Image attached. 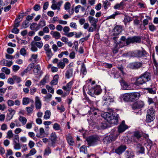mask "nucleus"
<instances>
[{
  "instance_id": "nucleus-46",
  "label": "nucleus",
  "mask_w": 158,
  "mask_h": 158,
  "mask_svg": "<svg viewBox=\"0 0 158 158\" xmlns=\"http://www.w3.org/2000/svg\"><path fill=\"white\" fill-rule=\"evenodd\" d=\"M30 99L28 98H24L23 99V105H26L28 104L29 102Z\"/></svg>"
},
{
  "instance_id": "nucleus-23",
  "label": "nucleus",
  "mask_w": 158,
  "mask_h": 158,
  "mask_svg": "<svg viewBox=\"0 0 158 158\" xmlns=\"http://www.w3.org/2000/svg\"><path fill=\"white\" fill-rule=\"evenodd\" d=\"M50 34L52 35V37L56 39H58L61 37L60 33L57 31H52L51 32Z\"/></svg>"
},
{
  "instance_id": "nucleus-49",
  "label": "nucleus",
  "mask_w": 158,
  "mask_h": 158,
  "mask_svg": "<svg viewBox=\"0 0 158 158\" xmlns=\"http://www.w3.org/2000/svg\"><path fill=\"white\" fill-rule=\"evenodd\" d=\"M20 21V18L19 17H18L15 19V27H19V23Z\"/></svg>"
},
{
  "instance_id": "nucleus-7",
  "label": "nucleus",
  "mask_w": 158,
  "mask_h": 158,
  "mask_svg": "<svg viewBox=\"0 0 158 158\" xmlns=\"http://www.w3.org/2000/svg\"><path fill=\"white\" fill-rule=\"evenodd\" d=\"M101 92L100 86L99 85H97L91 91H89L88 92V94L91 96L94 94H99Z\"/></svg>"
},
{
  "instance_id": "nucleus-15",
  "label": "nucleus",
  "mask_w": 158,
  "mask_h": 158,
  "mask_svg": "<svg viewBox=\"0 0 158 158\" xmlns=\"http://www.w3.org/2000/svg\"><path fill=\"white\" fill-rule=\"evenodd\" d=\"M127 128L128 127L125 124V121H123L118 127V131L119 133H121L125 131Z\"/></svg>"
},
{
  "instance_id": "nucleus-17",
  "label": "nucleus",
  "mask_w": 158,
  "mask_h": 158,
  "mask_svg": "<svg viewBox=\"0 0 158 158\" xmlns=\"http://www.w3.org/2000/svg\"><path fill=\"white\" fill-rule=\"evenodd\" d=\"M146 82L143 77L141 75L139 77L137 78L135 84L136 85H139L144 84Z\"/></svg>"
},
{
  "instance_id": "nucleus-11",
  "label": "nucleus",
  "mask_w": 158,
  "mask_h": 158,
  "mask_svg": "<svg viewBox=\"0 0 158 158\" xmlns=\"http://www.w3.org/2000/svg\"><path fill=\"white\" fill-rule=\"evenodd\" d=\"M88 20L91 24V25L94 27L95 29H96L97 26L96 23L98 21V19H95L92 16H89L88 17Z\"/></svg>"
},
{
  "instance_id": "nucleus-10",
  "label": "nucleus",
  "mask_w": 158,
  "mask_h": 158,
  "mask_svg": "<svg viewBox=\"0 0 158 158\" xmlns=\"http://www.w3.org/2000/svg\"><path fill=\"white\" fill-rule=\"evenodd\" d=\"M117 68L119 70V71L118 72H117L116 73H114L113 71L115 70V69H113V70L112 71L111 73L114 74V77L115 78H117L119 76H121V75H119L118 73H119V72H120V73H122V75H123L124 74V72H123V67L121 66H120L118 67H117Z\"/></svg>"
},
{
  "instance_id": "nucleus-19",
  "label": "nucleus",
  "mask_w": 158,
  "mask_h": 158,
  "mask_svg": "<svg viewBox=\"0 0 158 158\" xmlns=\"http://www.w3.org/2000/svg\"><path fill=\"white\" fill-rule=\"evenodd\" d=\"M122 88L124 90L130 89L129 85L123 80L122 79L120 81Z\"/></svg>"
},
{
  "instance_id": "nucleus-18",
  "label": "nucleus",
  "mask_w": 158,
  "mask_h": 158,
  "mask_svg": "<svg viewBox=\"0 0 158 158\" xmlns=\"http://www.w3.org/2000/svg\"><path fill=\"white\" fill-rule=\"evenodd\" d=\"M141 75L146 82L150 81L151 80L152 75L149 72L146 71L142 74Z\"/></svg>"
},
{
  "instance_id": "nucleus-60",
  "label": "nucleus",
  "mask_w": 158,
  "mask_h": 158,
  "mask_svg": "<svg viewBox=\"0 0 158 158\" xmlns=\"http://www.w3.org/2000/svg\"><path fill=\"white\" fill-rule=\"evenodd\" d=\"M46 88L48 90V92L52 94H53L54 92V89L48 85H47Z\"/></svg>"
},
{
  "instance_id": "nucleus-64",
  "label": "nucleus",
  "mask_w": 158,
  "mask_h": 158,
  "mask_svg": "<svg viewBox=\"0 0 158 158\" xmlns=\"http://www.w3.org/2000/svg\"><path fill=\"white\" fill-rule=\"evenodd\" d=\"M13 70L15 72L19 70L20 69V67L19 66L17 65H14L13 66L12 68Z\"/></svg>"
},
{
  "instance_id": "nucleus-40",
  "label": "nucleus",
  "mask_w": 158,
  "mask_h": 158,
  "mask_svg": "<svg viewBox=\"0 0 158 158\" xmlns=\"http://www.w3.org/2000/svg\"><path fill=\"white\" fill-rule=\"evenodd\" d=\"M73 75V70L71 69H69L66 72L65 76L67 78H69L70 77H71Z\"/></svg>"
},
{
  "instance_id": "nucleus-54",
  "label": "nucleus",
  "mask_w": 158,
  "mask_h": 158,
  "mask_svg": "<svg viewBox=\"0 0 158 158\" xmlns=\"http://www.w3.org/2000/svg\"><path fill=\"white\" fill-rule=\"evenodd\" d=\"M13 79L17 83L20 82L21 81L20 77L16 76H13Z\"/></svg>"
},
{
  "instance_id": "nucleus-53",
  "label": "nucleus",
  "mask_w": 158,
  "mask_h": 158,
  "mask_svg": "<svg viewBox=\"0 0 158 158\" xmlns=\"http://www.w3.org/2000/svg\"><path fill=\"white\" fill-rule=\"evenodd\" d=\"M63 30L64 33V35H66V34H67L70 31V28L68 26H65L63 28Z\"/></svg>"
},
{
  "instance_id": "nucleus-9",
  "label": "nucleus",
  "mask_w": 158,
  "mask_h": 158,
  "mask_svg": "<svg viewBox=\"0 0 158 158\" xmlns=\"http://www.w3.org/2000/svg\"><path fill=\"white\" fill-rule=\"evenodd\" d=\"M144 105L143 102L139 101L135 102L131 105L132 109L135 110L136 109H139L143 107Z\"/></svg>"
},
{
  "instance_id": "nucleus-2",
  "label": "nucleus",
  "mask_w": 158,
  "mask_h": 158,
  "mask_svg": "<svg viewBox=\"0 0 158 158\" xmlns=\"http://www.w3.org/2000/svg\"><path fill=\"white\" fill-rule=\"evenodd\" d=\"M100 138L97 135H91L87 137L86 140L88 145L90 146H94L98 144Z\"/></svg>"
},
{
  "instance_id": "nucleus-29",
  "label": "nucleus",
  "mask_w": 158,
  "mask_h": 158,
  "mask_svg": "<svg viewBox=\"0 0 158 158\" xmlns=\"http://www.w3.org/2000/svg\"><path fill=\"white\" fill-rule=\"evenodd\" d=\"M58 75L57 74L55 75L53 79L50 82L51 85H56L58 82Z\"/></svg>"
},
{
  "instance_id": "nucleus-45",
  "label": "nucleus",
  "mask_w": 158,
  "mask_h": 158,
  "mask_svg": "<svg viewBox=\"0 0 158 158\" xmlns=\"http://www.w3.org/2000/svg\"><path fill=\"white\" fill-rule=\"evenodd\" d=\"M34 106L33 105H32L30 107H27L26 108V110L27 111L28 113L31 114L32 113L33 111V108Z\"/></svg>"
},
{
  "instance_id": "nucleus-52",
  "label": "nucleus",
  "mask_w": 158,
  "mask_h": 158,
  "mask_svg": "<svg viewBox=\"0 0 158 158\" xmlns=\"http://www.w3.org/2000/svg\"><path fill=\"white\" fill-rule=\"evenodd\" d=\"M51 150L50 148L49 147H48L45 150L44 154L46 155H48L49 154L51 153Z\"/></svg>"
},
{
  "instance_id": "nucleus-48",
  "label": "nucleus",
  "mask_w": 158,
  "mask_h": 158,
  "mask_svg": "<svg viewBox=\"0 0 158 158\" xmlns=\"http://www.w3.org/2000/svg\"><path fill=\"white\" fill-rule=\"evenodd\" d=\"M7 136L6 137L9 139L12 138L13 136V134L12 131L11 130H10L8 131L7 133Z\"/></svg>"
},
{
  "instance_id": "nucleus-5",
  "label": "nucleus",
  "mask_w": 158,
  "mask_h": 158,
  "mask_svg": "<svg viewBox=\"0 0 158 158\" xmlns=\"http://www.w3.org/2000/svg\"><path fill=\"white\" fill-rule=\"evenodd\" d=\"M141 41L140 37L138 36H134L132 37H129L127 39L126 44L128 45L131 43L134 42L139 43Z\"/></svg>"
},
{
  "instance_id": "nucleus-21",
  "label": "nucleus",
  "mask_w": 158,
  "mask_h": 158,
  "mask_svg": "<svg viewBox=\"0 0 158 158\" xmlns=\"http://www.w3.org/2000/svg\"><path fill=\"white\" fill-rule=\"evenodd\" d=\"M35 105L36 109H40L41 107V103L39 98L36 96L35 98Z\"/></svg>"
},
{
  "instance_id": "nucleus-55",
  "label": "nucleus",
  "mask_w": 158,
  "mask_h": 158,
  "mask_svg": "<svg viewBox=\"0 0 158 158\" xmlns=\"http://www.w3.org/2000/svg\"><path fill=\"white\" fill-rule=\"evenodd\" d=\"M44 49L46 52L51 50V48H50L48 44H46L44 46Z\"/></svg>"
},
{
  "instance_id": "nucleus-42",
  "label": "nucleus",
  "mask_w": 158,
  "mask_h": 158,
  "mask_svg": "<svg viewBox=\"0 0 158 158\" xmlns=\"http://www.w3.org/2000/svg\"><path fill=\"white\" fill-rule=\"evenodd\" d=\"M14 147V149L15 150H19L21 148V146L19 142H17L16 141H15Z\"/></svg>"
},
{
  "instance_id": "nucleus-34",
  "label": "nucleus",
  "mask_w": 158,
  "mask_h": 158,
  "mask_svg": "<svg viewBox=\"0 0 158 158\" xmlns=\"http://www.w3.org/2000/svg\"><path fill=\"white\" fill-rule=\"evenodd\" d=\"M80 152L85 154H87V149L85 145H83L80 148Z\"/></svg>"
},
{
  "instance_id": "nucleus-27",
  "label": "nucleus",
  "mask_w": 158,
  "mask_h": 158,
  "mask_svg": "<svg viewBox=\"0 0 158 158\" xmlns=\"http://www.w3.org/2000/svg\"><path fill=\"white\" fill-rule=\"evenodd\" d=\"M57 136L55 133H52L50 135V139L52 141V145L53 146L56 140Z\"/></svg>"
},
{
  "instance_id": "nucleus-37",
  "label": "nucleus",
  "mask_w": 158,
  "mask_h": 158,
  "mask_svg": "<svg viewBox=\"0 0 158 158\" xmlns=\"http://www.w3.org/2000/svg\"><path fill=\"white\" fill-rule=\"evenodd\" d=\"M110 0H106V1H103V6L105 9H106L107 8L108 6L110 5V3L109 2Z\"/></svg>"
},
{
  "instance_id": "nucleus-61",
  "label": "nucleus",
  "mask_w": 158,
  "mask_h": 158,
  "mask_svg": "<svg viewBox=\"0 0 158 158\" xmlns=\"http://www.w3.org/2000/svg\"><path fill=\"white\" fill-rule=\"evenodd\" d=\"M7 103L9 106H11L14 105V102L12 100H9L7 101Z\"/></svg>"
},
{
  "instance_id": "nucleus-22",
  "label": "nucleus",
  "mask_w": 158,
  "mask_h": 158,
  "mask_svg": "<svg viewBox=\"0 0 158 158\" xmlns=\"http://www.w3.org/2000/svg\"><path fill=\"white\" fill-rule=\"evenodd\" d=\"M143 134L139 131H135L134 132L133 134V138L134 139L139 140L143 135Z\"/></svg>"
},
{
  "instance_id": "nucleus-25",
  "label": "nucleus",
  "mask_w": 158,
  "mask_h": 158,
  "mask_svg": "<svg viewBox=\"0 0 158 158\" xmlns=\"http://www.w3.org/2000/svg\"><path fill=\"white\" fill-rule=\"evenodd\" d=\"M104 101H106L105 104H110V103L113 102L114 101V99L112 98H111L110 97L108 96L106 97H104L103 98Z\"/></svg>"
},
{
  "instance_id": "nucleus-41",
  "label": "nucleus",
  "mask_w": 158,
  "mask_h": 158,
  "mask_svg": "<svg viewBox=\"0 0 158 158\" xmlns=\"http://www.w3.org/2000/svg\"><path fill=\"white\" fill-rule=\"evenodd\" d=\"M125 154L126 158H132L134 156L133 153L131 151H127Z\"/></svg>"
},
{
  "instance_id": "nucleus-1",
  "label": "nucleus",
  "mask_w": 158,
  "mask_h": 158,
  "mask_svg": "<svg viewBox=\"0 0 158 158\" xmlns=\"http://www.w3.org/2000/svg\"><path fill=\"white\" fill-rule=\"evenodd\" d=\"M105 118L111 124L117 125L118 123V114H113L112 112H106L104 114Z\"/></svg>"
},
{
  "instance_id": "nucleus-26",
  "label": "nucleus",
  "mask_w": 158,
  "mask_h": 158,
  "mask_svg": "<svg viewBox=\"0 0 158 158\" xmlns=\"http://www.w3.org/2000/svg\"><path fill=\"white\" fill-rule=\"evenodd\" d=\"M67 140L68 143L70 145L73 146L74 144V141L72 137L69 134L67 136Z\"/></svg>"
},
{
  "instance_id": "nucleus-12",
  "label": "nucleus",
  "mask_w": 158,
  "mask_h": 158,
  "mask_svg": "<svg viewBox=\"0 0 158 158\" xmlns=\"http://www.w3.org/2000/svg\"><path fill=\"white\" fill-rule=\"evenodd\" d=\"M130 101L133 102L138 100L140 96L139 93L137 92L130 93Z\"/></svg>"
},
{
  "instance_id": "nucleus-8",
  "label": "nucleus",
  "mask_w": 158,
  "mask_h": 158,
  "mask_svg": "<svg viewBox=\"0 0 158 158\" xmlns=\"http://www.w3.org/2000/svg\"><path fill=\"white\" fill-rule=\"evenodd\" d=\"M116 137H115L112 135H110L105 137L103 139L104 143L106 144H108L111 143L112 141L115 140L116 139Z\"/></svg>"
},
{
  "instance_id": "nucleus-32",
  "label": "nucleus",
  "mask_w": 158,
  "mask_h": 158,
  "mask_svg": "<svg viewBox=\"0 0 158 158\" xmlns=\"http://www.w3.org/2000/svg\"><path fill=\"white\" fill-rule=\"evenodd\" d=\"M122 98L123 100L125 101H130V93L124 94L123 95Z\"/></svg>"
},
{
  "instance_id": "nucleus-31",
  "label": "nucleus",
  "mask_w": 158,
  "mask_h": 158,
  "mask_svg": "<svg viewBox=\"0 0 158 158\" xmlns=\"http://www.w3.org/2000/svg\"><path fill=\"white\" fill-rule=\"evenodd\" d=\"M40 66L39 64H38L34 68L33 72L35 75H38L40 73Z\"/></svg>"
},
{
  "instance_id": "nucleus-13",
  "label": "nucleus",
  "mask_w": 158,
  "mask_h": 158,
  "mask_svg": "<svg viewBox=\"0 0 158 158\" xmlns=\"http://www.w3.org/2000/svg\"><path fill=\"white\" fill-rule=\"evenodd\" d=\"M134 54L133 56L135 57H141L146 56L147 53L144 50L140 51V50H137L133 52Z\"/></svg>"
},
{
  "instance_id": "nucleus-59",
  "label": "nucleus",
  "mask_w": 158,
  "mask_h": 158,
  "mask_svg": "<svg viewBox=\"0 0 158 158\" xmlns=\"http://www.w3.org/2000/svg\"><path fill=\"white\" fill-rule=\"evenodd\" d=\"M71 6V4L69 2L65 3L64 5V8L66 10L69 9Z\"/></svg>"
},
{
  "instance_id": "nucleus-39",
  "label": "nucleus",
  "mask_w": 158,
  "mask_h": 158,
  "mask_svg": "<svg viewBox=\"0 0 158 158\" xmlns=\"http://www.w3.org/2000/svg\"><path fill=\"white\" fill-rule=\"evenodd\" d=\"M131 21V19L129 16L127 15H125L123 22L125 25H127L128 23L130 22Z\"/></svg>"
},
{
  "instance_id": "nucleus-6",
  "label": "nucleus",
  "mask_w": 158,
  "mask_h": 158,
  "mask_svg": "<svg viewBox=\"0 0 158 158\" xmlns=\"http://www.w3.org/2000/svg\"><path fill=\"white\" fill-rule=\"evenodd\" d=\"M98 110L97 109H95L93 107H90V110L89 111V115L91 116L92 120H94L96 119V116L97 115V112H98Z\"/></svg>"
},
{
  "instance_id": "nucleus-16",
  "label": "nucleus",
  "mask_w": 158,
  "mask_h": 158,
  "mask_svg": "<svg viewBox=\"0 0 158 158\" xmlns=\"http://www.w3.org/2000/svg\"><path fill=\"white\" fill-rule=\"evenodd\" d=\"M122 31V27L120 26H116L114 28L113 31V35L117 36Z\"/></svg>"
},
{
  "instance_id": "nucleus-58",
  "label": "nucleus",
  "mask_w": 158,
  "mask_h": 158,
  "mask_svg": "<svg viewBox=\"0 0 158 158\" xmlns=\"http://www.w3.org/2000/svg\"><path fill=\"white\" fill-rule=\"evenodd\" d=\"M46 53L47 55V56L48 57L49 60L51 58L53 55V54L51 50L46 52Z\"/></svg>"
},
{
  "instance_id": "nucleus-35",
  "label": "nucleus",
  "mask_w": 158,
  "mask_h": 158,
  "mask_svg": "<svg viewBox=\"0 0 158 158\" xmlns=\"http://www.w3.org/2000/svg\"><path fill=\"white\" fill-rule=\"evenodd\" d=\"M19 120L23 125H25L27 121L26 118L25 117L22 116H19Z\"/></svg>"
},
{
  "instance_id": "nucleus-3",
  "label": "nucleus",
  "mask_w": 158,
  "mask_h": 158,
  "mask_svg": "<svg viewBox=\"0 0 158 158\" xmlns=\"http://www.w3.org/2000/svg\"><path fill=\"white\" fill-rule=\"evenodd\" d=\"M118 37L115 36L112 38L114 40V42L116 45V47H118V45H119L120 47L124 46L125 44V42L126 44L127 39L124 36H122L120 38V40L118 41L117 40Z\"/></svg>"
},
{
  "instance_id": "nucleus-38",
  "label": "nucleus",
  "mask_w": 158,
  "mask_h": 158,
  "mask_svg": "<svg viewBox=\"0 0 158 158\" xmlns=\"http://www.w3.org/2000/svg\"><path fill=\"white\" fill-rule=\"evenodd\" d=\"M51 112L50 110H46L45 112V115L44 116V118L45 119H49L51 116Z\"/></svg>"
},
{
  "instance_id": "nucleus-62",
  "label": "nucleus",
  "mask_w": 158,
  "mask_h": 158,
  "mask_svg": "<svg viewBox=\"0 0 158 158\" xmlns=\"http://www.w3.org/2000/svg\"><path fill=\"white\" fill-rule=\"evenodd\" d=\"M70 26L74 29H77V26L76 23L74 22H71L70 24Z\"/></svg>"
},
{
  "instance_id": "nucleus-56",
  "label": "nucleus",
  "mask_w": 158,
  "mask_h": 158,
  "mask_svg": "<svg viewBox=\"0 0 158 158\" xmlns=\"http://www.w3.org/2000/svg\"><path fill=\"white\" fill-rule=\"evenodd\" d=\"M53 128L56 130L58 131L60 129V127L59 124L57 123L54 124L53 126Z\"/></svg>"
},
{
  "instance_id": "nucleus-30",
  "label": "nucleus",
  "mask_w": 158,
  "mask_h": 158,
  "mask_svg": "<svg viewBox=\"0 0 158 158\" xmlns=\"http://www.w3.org/2000/svg\"><path fill=\"white\" fill-rule=\"evenodd\" d=\"M46 25V22L45 21L43 20H40V21L38 25L36 27V31L38 30L40 28H42L43 27L45 26Z\"/></svg>"
},
{
  "instance_id": "nucleus-33",
  "label": "nucleus",
  "mask_w": 158,
  "mask_h": 158,
  "mask_svg": "<svg viewBox=\"0 0 158 158\" xmlns=\"http://www.w3.org/2000/svg\"><path fill=\"white\" fill-rule=\"evenodd\" d=\"M155 118V116L146 115V122L147 123H150L153 121Z\"/></svg>"
},
{
  "instance_id": "nucleus-24",
  "label": "nucleus",
  "mask_w": 158,
  "mask_h": 158,
  "mask_svg": "<svg viewBox=\"0 0 158 158\" xmlns=\"http://www.w3.org/2000/svg\"><path fill=\"white\" fill-rule=\"evenodd\" d=\"M73 82L72 81H70L66 85V86H63L62 89L65 90L69 91L68 94L69 93L71 90V87L73 85Z\"/></svg>"
},
{
  "instance_id": "nucleus-4",
  "label": "nucleus",
  "mask_w": 158,
  "mask_h": 158,
  "mask_svg": "<svg viewBox=\"0 0 158 158\" xmlns=\"http://www.w3.org/2000/svg\"><path fill=\"white\" fill-rule=\"evenodd\" d=\"M43 45V43L42 41L36 42L32 41L31 43V50L34 52H36L38 50L37 47L41 48Z\"/></svg>"
},
{
  "instance_id": "nucleus-63",
  "label": "nucleus",
  "mask_w": 158,
  "mask_h": 158,
  "mask_svg": "<svg viewBox=\"0 0 158 158\" xmlns=\"http://www.w3.org/2000/svg\"><path fill=\"white\" fill-rule=\"evenodd\" d=\"M147 90L148 92L152 94H154L156 93V91L155 90H153V89L152 88H147L146 89Z\"/></svg>"
},
{
  "instance_id": "nucleus-43",
  "label": "nucleus",
  "mask_w": 158,
  "mask_h": 158,
  "mask_svg": "<svg viewBox=\"0 0 158 158\" xmlns=\"http://www.w3.org/2000/svg\"><path fill=\"white\" fill-rule=\"evenodd\" d=\"M124 2H121L120 3L117 4L114 6V8L115 9H119L121 6H123L124 5Z\"/></svg>"
},
{
  "instance_id": "nucleus-20",
  "label": "nucleus",
  "mask_w": 158,
  "mask_h": 158,
  "mask_svg": "<svg viewBox=\"0 0 158 158\" xmlns=\"http://www.w3.org/2000/svg\"><path fill=\"white\" fill-rule=\"evenodd\" d=\"M125 145H121L115 150V152L118 154H120L124 152L126 149Z\"/></svg>"
},
{
  "instance_id": "nucleus-51",
  "label": "nucleus",
  "mask_w": 158,
  "mask_h": 158,
  "mask_svg": "<svg viewBox=\"0 0 158 158\" xmlns=\"http://www.w3.org/2000/svg\"><path fill=\"white\" fill-rule=\"evenodd\" d=\"M48 78V77L45 76V77L40 81V83L42 85H44L46 82V81Z\"/></svg>"
},
{
  "instance_id": "nucleus-36",
  "label": "nucleus",
  "mask_w": 158,
  "mask_h": 158,
  "mask_svg": "<svg viewBox=\"0 0 158 158\" xmlns=\"http://www.w3.org/2000/svg\"><path fill=\"white\" fill-rule=\"evenodd\" d=\"M155 110L153 108H151L147 111V115L155 116L154 114Z\"/></svg>"
},
{
  "instance_id": "nucleus-50",
  "label": "nucleus",
  "mask_w": 158,
  "mask_h": 158,
  "mask_svg": "<svg viewBox=\"0 0 158 158\" xmlns=\"http://www.w3.org/2000/svg\"><path fill=\"white\" fill-rule=\"evenodd\" d=\"M65 65V64L63 62L60 61L57 64V66L59 68L63 69Z\"/></svg>"
},
{
  "instance_id": "nucleus-44",
  "label": "nucleus",
  "mask_w": 158,
  "mask_h": 158,
  "mask_svg": "<svg viewBox=\"0 0 158 158\" xmlns=\"http://www.w3.org/2000/svg\"><path fill=\"white\" fill-rule=\"evenodd\" d=\"M1 71L3 72H4L6 74L8 75L10 73V70L7 67H4L2 69Z\"/></svg>"
},
{
  "instance_id": "nucleus-14",
  "label": "nucleus",
  "mask_w": 158,
  "mask_h": 158,
  "mask_svg": "<svg viewBox=\"0 0 158 158\" xmlns=\"http://www.w3.org/2000/svg\"><path fill=\"white\" fill-rule=\"evenodd\" d=\"M142 65V63L141 62H135L130 63L129 64V67L132 69H138L141 67Z\"/></svg>"
},
{
  "instance_id": "nucleus-47",
  "label": "nucleus",
  "mask_w": 158,
  "mask_h": 158,
  "mask_svg": "<svg viewBox=\"0 0 158 158\" xmlns=\"http://www.w3.org/2000/svg\"><path fill=\"white\" fill-rule=\"evenodd\" d=\"M81 72L84 74H86V70L85 67V65L84 63L82 64L81 68Z\"/></svg>"
},
{
  "instance_id": "nucleus-57",
  "label": "nucleus",
  "mask_w": 158,
  "mask_h": 158,
  "mask_svg": "<svg viewBox=\"0 0 158 158\" xmlns=\"http://www.w3.org/2000/svg\"><path fill=\"white\" fill-rule=\"evenodd\" d=\"M51 8L53 10H55L56 9L59 10L60 9L59 6H58L55 3H53L51 6Z\"/></svg>"
},
{
  "instance_id": "nucleus-28",
  "label": "nucleus",
  "mask_w": 158,
  "mask_h": 158,
  "mask_svg": "<svg viewBox=\"0 0 158 158\" xmlns=\"http://www.w3.org/2000/svg\"><path fill=\"white\" fill-rule=\"evenodd\" d=\"M136 148L137 150L140 153H144V147L140 144H138L136 145Z\"/></svg>"
}]
</instances>
